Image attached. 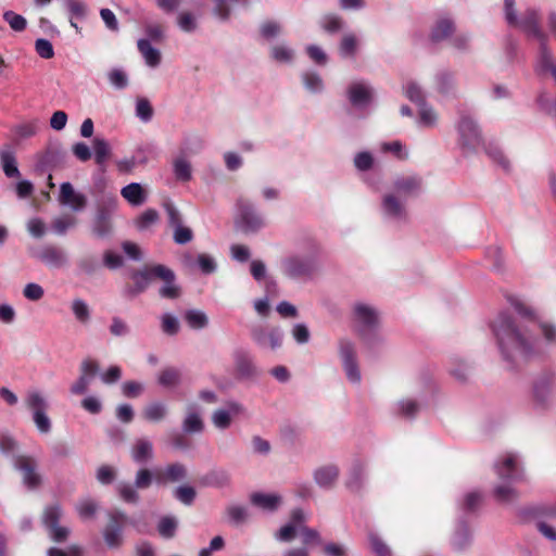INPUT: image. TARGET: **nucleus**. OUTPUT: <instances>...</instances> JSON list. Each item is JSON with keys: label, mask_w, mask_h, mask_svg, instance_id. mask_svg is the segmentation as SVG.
<instances>
[{"label": "nucleus", "mask_w": 556, "mask_h": 556, "mask_svg": "<svg viewBox=\"0 0 556 556\" xmlns=\"http://www.w3.org/2000/svg\"><path fill=\"white\" fill-rule=\"evenodd\" d=\"M509 302L526 321H518L507 312H501L491 324L503 361L508 369L522 367L527 362L545 353L542 341L534 333L538 328L547 344H556V326L536 321L531 307L526 306L519 299L510 298Z\"/></svg>", "instance_id": "obj_1"}, {"label": "nucleus", "mask_w": 556, "mask_h": 556, "mask_svg": "<svg viewBox=\"0 0 556 556\" xmlns=\"http://www.w3.org/2000/svg\"><path fill=\"white\" fill-rule=\"evenodd\" d=\"M319 263L320 248L315 241H309L304 251L288 254L281 260L280 271L291 280L306 281L316 274Z\"/></svg>", "instance_id": "obj_2"}, {"label": "nucleus", "mask_w": 556, "mask_h": 556, "mask_svg": "<svg viewBox=\"0 0 556 556\" xmlns=\"http://www.w3.org/2000/svg\"><path fill=\"white\" fill-rule=\"evenodd\" d=\"M494 470L498 479L502 480V483L493 489L494 500L504 505L514 504L519 498V493L513 484L522 479L517 456L514 454L504 455L494 464Z\"/></svg>", "instance_id": "obj_3"}, {"label": "nucleus", "mask_w": 556, "mask_h": 556, "mask_svg": "<svg viewBox=\"0 0 556 556\" xmlns=\"http://www.w3.org/2000/svg\"><path fill=\"white\" fill-rule=\"evenodd\" d=\"M236 208L235 225L242 233L255 235L266 226L264 216L250 201L239 198L236 202Z\"/></svg>", "instance_id": "obj_4"}, {"label": "nucleus", "mask_w": 556, "mask_h": 556, "mask_svg": "<svg viewBox=\"0 0 556 556\" xmlns=\"http://www.w3.org/2000/svg\"><path fill=\"white\" fill-rule=\"evenodd\" d=\"M532 401L536 407L547 408L556 395V372L543 370L532 381Z\"/></svg>", "instance_id": "obj_5"}, {"label": "nucleus", "mask_w": 556, "mask_h": 556, "mask_svg": "<svg viewBox=\"0 0 556 556\" xmlns=\"http://www.w3.org/2000/svg\"><path fill=\"white\" fill-rule=\"evenodd\" d=\"M63 516V509L59 504L49 505L43 509L41 521L50 538L54 543H64L67 541L71 529L60 525Z\"/></svg>", "instance_id": "obj_6"}, {"label": "nucleus", "mask_w": 556, "mask_h": 556, "mask_svg": "<svg viewBox=\"0 0 556 556\" xmlns=\"http://www.w3.org/2000/svg\"><path fill=\"white\" fill-rule=\"evenodd\" d=\"M25 404L33 414V421L37 430L42 434L49 433L52 429V422L47 415L49 404L46 397L38 391H30L26 395Z\"/></svg>", "instance_id": "obj_7"}, {"label": "nucleus", "mask_w": 556, "mask_h": 556, "mask_svg": "<svg viewBox=\"0 0 556 556\" xmlns=\"http://www.w3.org/2000/svg\"><path fill=\"white\" fill-rule=\"evenodd\" d=\"M109 522L103 530V539L110 548H118L123 543V528L126 523L135 525L127 515L118 509L108 513Z\"/></svg>", "instance_id": "obj_8"}, {"label": "nucleus", "mask_w": 556, "mask_h": 556, "mask_svg": "<svg viewBox=\"0 0 556 556\" xmlns=\"http://www.w3.org/2000/svg\"><path fill=\"white\" fill-rule=\"evenodd\" d=\"M339 355L342 362L345 376L351 383L358 384L362 380L355 344L349 339L339 340Z\"/></svg>", "instance_id": "obj_9"}, {"label": "nucleus", "mask_w": 556, "mask_h": 556, "mask_svg": "<svg viewBox=\"0 0 556 556\" xmlns=\"http://www.w3.org/2000/svg\"><path fill=\"white\" fill-rule=\"evenodd\" d=\"M13 467L21 472L22 482L28 490H36L40 486L42 479L37 471L38 463L33 456H14Z\"/></svg>", "instance_id": "obj_10"}, {"label": "nucleus", "mask_w": 556, "mask_h": 556, "mask_svg": "<svg viewBox=\"0 0 556 556\" xmlns=\"http://www.w3.org/2000/svg\"><path fill=\"white\" fill-rule=\"evenodd\" d=\"M252 341L261 349L277 350L283 342V331L280 327H264L255 325L250 330Z\"/></svg>", "instance_id": "obj_11"}, {"label": "nucleus", "mask_w": 556, "mask_h": 556, "mask_svg": "<svg viewBox=\"0 0 556 556\" xmlns=\"http://www.w3.org/2000/svg\"><path fill=\"white\" fill-rule=\"evenodd\" d=\"M459 141L464 149L475 150L481 143V132L476 121L469 115H462L457 124Z\"/></svg>", "instance_id": "obj_12"}, {"label": "nucleus", "mask_w": 556, "mask_h": 556, "mask_svg": "<svg viewBox=\"0 0 556 556\" xmlns=\"http://www.w3.org/2000/svg\"><path fill=\"white\" fill-rule=\"evenodd\" d=\"M155 278L163 281V286L159 290V294L163 299L175 300L181 294V289L176 282L175 273L165 265L157 264L153 266Z\"/></svg>", "instance_id": "obj_13"}, {"label": "nucleus", "mask_w": 556, "mask_h": 556, "mask_svg": "<svg viewBox=\"0 0 556 556\" xmlns=\"http://www.w3.org/2000/svg\"><path fill=\"white\" fill-rule=\"evenodd\" d=\"M232 361L238 378L248 380L258 376L257 366L254 363L252 354L248 350L243 348L235 349L232 352Z\"/></svg>", "instance_id": "obj_14"}, {"label": "nucleus", "mask_w": 556, "mask_h": 556, "mask_svg": "<svg viewBox=\"0 0 556 556\" xmlns=\"http://www.w3.org/2000/svg\"><path fill=\"white\" fill-rule=\"evenodd\" d=\"M113 213L111 205H99L92 220V233L100 239L108 238L113 233Z\"/></svg>", "instance_id": "obj_15"}, {"label": "nucleus", "mask_w": 556, "mask_h": 556, "mask_svg": "<svg viewBox=\"0 0 556 556\" xmlns=\"http://www.w3.org/2000/svg\"><path fill=\"white\" fill-rule=\"evenodd\" d=\"M353 313L361 337H365L366 332L372 330L378 324V312L370 305L356 303Z\"/></svg>", "instance_id": "obj_16"}, {"label": "nucleus", "mask_w": 556, "mask_h": 556, "mask_svg": "<svg viewBox=\"0 0 556 556\" xmlns=\"http://www.w3.org/2000/svg\"><path fill=\"white\" fill-rule=\"evenodd\" d=\"M372 88L364 81H354L346 90V97L350 103L358 110L367 108L372 101Z\"/></svg>", "instance_id": "obj_17"}, {"label": "nucleus", "mask_w": 556, "mask_h": 556, "mask_svg": "<svg viewBox=\"0 0 556 556\" xmlns=\"http://www.w3.org/2000/svg\"><path fill=\"white\" fill-rule=\"evenodd\" d=\"M31 255L49 267L61 268L68 264L66 252L54 245H46Z\"/></svg>", "instance_id": "obj_18"}, {"label": "nucleus", "mask_w": 556, "mask_h": 556, "mask_svg": "<svg viewBox=\"0 0 556 556\" xmlns=\"http://www.w3.org/2000/svg\"><path fill=\"white\" fill-rule=\"evenodd\" d=\"M61 205L70 206L74 212H80L87 206V197L76 192L71 182H62L58 198Z\"/></svg>", "instance_id": "obj_19"}, {"label": "nucleus", "mask_w": 556, "mask_h": 556, "mask_svg": "<svg viewBox=\"0 0 556 556\" xmlns=\"http://www.w3.org/2000/svg\"><path fill=\"white\" fill-rule=\"evenodd\" d=\"M367 480V466L361 459H355L349 470L345 486L352 493H361Z\"/></svg>", "instance_id": "obj_20"}, {"label": "nucleus", "mask_w": 556, "mask_h": 556, "mask_svg": "<svg viewBox=\"0 0 556 556\" xmlns=\"http://www.w3.org/2000/svg\"><path fill=\"white\" fill-rule=\"evenodd\" d=\"M340 476V469L336 464H327L316 468L313 472L315 483L324 490L332 489Z\"/></svg>", "instance_id": "obj_21"}, {"label": "nucleus", "mask_w": 556, "mask_h": 556, "mask_svg": "<svg viewBox=\"0 0 556 556\" xmlns=\"http://www.w3.org/2000/svg\"><path fill=\"white\" fill-rule=\"evenodd\" d=\"M514 26L521 28L529 37L535 38L536 40L546 38V35L539 26V13L534 9L526 10L521 18H518V24Z\"/></svg>", "instance_id": "obj_22"}, {"label": "nucleus", "mask_w": 556, "mask_h": 556, "mask_svg": "<svg viewBox=\"0 0 556 556\" xmlns=\"http://www.w3.org/2000/svg\"><path fill=\"white\" fill-rule=\"evenodd\" d=\"M227 408L216 409L212 414L213 425L220 430L228 429L231 425V416L243 413V406L236 401L227 402Z\"/></svg>", "instance_id": "obj_23"}, {"label": "nucleus", "mask_w": 556, "mask_h": 556, "mask_svg": "<svg viewBox=\"0 0 556 556\" xmlns=\"http://www.w3.org/2000/svg\"><path fill=\"white\" fill-rule=\"evenodd\" d=\"M382 214L390 219L402 220L406 217L403 201L394 193H386L381 202Z\"/></svg>", "instance_id": "obj_24"}, {"label": "nucleus", "mask_w": 556, "mask_h": 556, "mask_svg": "<svg viewBox=\"0 0 556 556\" xmlns=\"http://www.w3.org/2000/svg\"><path fill=\"white\" fill-rule=\"evenodd\" d=\"M253 506L266 513H275L282 503V497L276 493L254 492L250 495Z\"/></svg>", "instance_id": "obj_25"}, {"label": "nucleus", "mask_w": 556, "mask_h": 556, "mask_svg": "<svg viewBox=\"0 0 556 556\" xmlns=\"http://www.w3.org/2000/svg\"><path fill=\"white\" fill-rule=\"evenodd\" d=\"M181 429L187 434H197L203 432L204 421L194 404L187 406V414L182 420Z\"/></svg>", "instance_id": "obj_26"}, {"label": "nucleus", "mask_w": 556, "mask_h": 556, "mask_svg": "<svg viewBox=\"0 0 556 556\" xmlns=\"http://www.w3.org/2000/svg\"><path fill=\"white\" fill-rule=\"evenodd\" d=\"M421 187V179L417 176L399 177L393 182V189L397 197L416 194Z\"/></svg>", "instance_id": "obj_27"}, {"label": "nucleus", "mask_w": 556, "mask_h": 556, "mask_svg": "<svg viewBox=\"0 0 556 556\" xmlns=\"http://www.w3.org/2000/svg\"><path fill=\"white\" fill-rule=\"evenodd\" d=\"M0 165L8 178H17L21 176L15 152L11 146H4L0 149Z\"/></svg>", "instance_id": "obj_28"}, {"label": "nucleus", "mask_w": 556, "mask_h": 556, "mask_svg": "<svg viewBox=\"0 0 556 556\" xmlns=\"http://www.w3.org/2000/svg\"><path fill=\"white\" fill-rule=\"evenodd\" d=\"M131 458L137 464H146L153 458V444L147 438L137 439L130 450Z\"/></svg>", "instance_id": "obj_29"}, {"label": "nucleus", "mask_w": 556, "mask_h": 556, "mask_svg": "<svg viewBox=\"0 0 556 556\" xmlns=\"http://www.w3.org/2000/svg\"><path fill=\"white\" fill-rule=\"evenodd\" d=\"M187 477V467L184 464L177 462L168 464L157 476L156 481L159 483L178 482L185 480Z\"/></svg>", "instance_id": "obj_30"}, {"label": "nucleus", "mask_w": 556, "mask_h": 556, "mask_svg": "<svg viewBox=\"0 0 556 556\" xmlns=\"http://www.w3.org/2000/svg\"><path fill=\"white\" fill-rule=\"evenodd\" d=\"M540 42L539 55L535 64L538 74L548 73L556 64L553 60V54L547 47V38L538 40Z\"/></svg>", "instance_id": "obj_31"}, {"label": "nucleus", "mask_w": 556, "mask_h": 556, "mask_svg": "<svg viewBox=\"0 0 556 556\" xmlns=\"http://www.w3.org/2000/svg\"><path fill=\"white\" fill-rule=\"evenodd\" d=\"M455 30L452 20L444 17L437 21L430 33V40L433 43L447 39Z\"/></svg>", "instance_id": "obj_32"}, {"label": "nucleus", "mask_w": 556, "mask_h": 556, "mask_svg": "<svg viewBox=\"0 0 556 556\" xmlns=\"http://www.w3.org/2000/svg\"><path fill=\"white\" fill-rule=\"evenodd\" d=\"M137 47L148 66L157 67L160 65L161 52L151 45L149 39H139L137 41Z\"/></svg>", "instance_id": "obj_33"}, {"label": "nucleus", "mask_w": 556, "mask_h": 556, "mask_svg": "<svg viewBox=\"0 0 556 556\" xmlns=\"http://www.w3.org/2000/svg\"><path fill=\"white\" fill-rule=\"evenodd\" d=\"M168 415V407L164 402L156 401L148 404L142 410V417L149 422H160Z\"/></svg>", "instance_id": "obj_34"}, {"label": "nucleus", "mask_w": 556, "mask_h": 556, "mask_svg": "<svg viewBox=\"0 0 556 556\" xmlns=\"http://www.w3.org/2000/svg\"><path fill=\"white\" fill-rule=\"evenodd\" d=\"M122 197L127 200L131 205L138 206L146 202V193L138 182H131L121 190Z\"/></svg>", "instance_id": "obj_35"}, {"label": "nucleus", "mask_w": 556, "mask_h": 556, "mask_svg": "<svg viewBox=\"0 0 556 556\" xmlns=\"http://www.w3.org/2000/svg\"><path fill=\"white\" fill-rule=\"evenodd\" d=\"M318 24L328 35H336L345 27L344 20L338 14H325L320 17Z\"/></svg>", "instance_id": "obj_36"}, {"label": "nucleus", "mask_w": 556, "mask_h": 556, "mask_svg": "<svg viewBox=\"0 0 556 556\" xmlns=\"http://www.w3.org/2000/svg\"><path fill=\"white\" fill-rule=\"evenodd\" d=\"M71 311L75 319L86 326L91 320V309L88 303L81 298H75L71 302Z\"/></svg>", "instance_id": "obj_37"}, {"label": "nucleus", "mask_w": 556, "mask_h": 556, "mask_svg": "<svg viewBox=\"0 0 556 556\" xmlns=\"http://www.w3.org/2000/svg\"><path fill=\"white\" fill-rule=\"evenodd\" d=\"M471 542V534L467 523L460 520L452 539V546L455 551H464Z\"/></svg>", "instance_id": "obj_38"}, {"label": "nucleus", "mask_w": 556, "mask_h": 556, "mask_svg": "<svg viewBox=\"0 0 556 556\" xmlns=\"http://www.w3.org/2000/svg\"><path fill=\"white\" fill-rule=\"evenodd\" d=\"M92 147L94 151V161L97 165L101 167L104 166L112 154V148L109 141L104 138L96 137L92 140Z\"/></svg>", "instance_id": "obj_39"}, {"label": "nucleus", "mask_w": 556, "mask_h": 556, "mask_svg": "<svg viewBox=\"0 0 556 556\" xmlns=\"http://www.w3.org/2000/svg\"><path fill=\"white\" fill-rule=\"evenodd\" d=\"M202 483L207 486L224 488L229 485L230 475L225 469H214L202 478Z\"/></svg>", "instance_id": "obj_40"}, {"label": "nucleus", "mask_w": 556, "mask_h": 556, "mask_svg": "<svg viewBox=\"0 0 556 556\" xmlns=\"http://www.w3.org/2000/svg\"><path fill=\"white\" fill-rule=\"evenodd\" d=\"M358 39L355 34L346 33L339 45V53L344 59H353L357 52Z\"/></svg>", "instance_id": "obj_41"}, {"label": "nucleus", "mask_w": 556, "mask_h": 556, "mask_svg": "<svg viewBox=\"0 0 556 556\" xmlns=\"http://www.w3.org/2000/svg\"><path fill=\"white\" fill-rule=\"evenodd\" d=\"M157 148L152 142L138 144L132 153V156L140 165L147 164L151 159L156 157Z\"/></svg>", "instance_id": "obj_42"}, {"label": "nucleus", "mask_w": 556, "mask_h": 556, "mask_svg": "<svg viewBox=\"0 0 556 556\" xmlns=\"http://www.w3.org/2000/svg\"><path fill=\"white\" fill-rule=\"evenodd\" d=\"M484 150H485V153L488 154V156L494 163H496L504 172H506V173L510 172V169H511L510 162L497 144L489 143Z\"/></svg>", "instance_id": "obj_43"}, {"label": "nucleus", "mask_w": 556, "mask_h": 556, "mask_svg": "<svg viewBox=\"0 0 556 556\" xmlns=\"http://www.w3.org/2000/svg\"><path fill=\"white\" fill-rule=\"evenodd\" d=\"M184 317L191 329L200 330L204 329L208 325L206 314L200 309H188Z\"/></svg>", "instance_id": "obj_44"}, {"label": "nucleus", "mask_w": 556, "mask_h": 556, "mask_svg": "<svg viewBox=\"0 0 556 556\" xmlns=\"http://www.w3.org/2000/svg\"><path fill=\"white\" fill-rule=\"evenodd\" d=\"M153 278H155L153 274V266L141 270H136L131 274V279L134 280L136 290L140 291L141 293L147 290Z\"/></svg>", "instance_id": "obj_45"}, {"label": "nucleus", "mask_w": 556, "mask_h": 556, "mask_svg": "<svg viewBox=\"0 0 556 556\" xmlns=\"http://www.w3.org/2000/svg\"><path fill=\"white\" fill-rule=\"evenodd\" d=\"M302 81L304 87L313 93L321 92L324 89V81L320 75L314 71H306L302 74Z\"/></svg>", "instance_id": "obj_46"}, {"label": "nucleus", "mask_w": 556, "mask_h": 556, "mask_svg": "<svg viewBox=\"0 0 556 556\" xmlns=\"http://www.w3.org/2000/svg\"><path fill=\"white\" fill-rule=\"evenodd\" d=\"M157 382L164 388H174L180 383V371L174 367L165 368L160 372Z\"/></svg>", "instance_id": "obj_47"}, {"label": "nucleus", "mask_w": 556, "mask_h": 556, "mask_svg": "<svg viewBox=\"0 0 556 556\" xmlns=\"http://www.w3.org/2000/svg\"><path fill=\"white\" fill-rule=\"evenodd\" d=\"M226 514L229 521L235 526L244 523L249 518L248 508L237 504L229 505L226 508Z\"/></svg>", "instance_id": "obj_48"}, {"label": "nucleus", "mask_w": 556, "mask_h": 556, "mask_svg": "<svg viewBox=\"0 0 556 556\" xmlns=\"http://www.w3.org/2000/svg\"><path fill=\"white\" fill-rule=\"evenodd\" d=\"M17 451L18 442L11 434L0 433V452L4 456L12 457V462L14 463V456H20Z\"/></svg>", "instance_id": "obj_49"}, {"label": "nucleus", "mask_w": 556, "mask_h": 556, "mask_svg": "<svg viewBox=\"0 0 556 556\" xmlns=\"http://www.w3.org/2000/svg\"><path fill=\"white\" fill-rule=\"evenodd\" d=\"M403 89L406 98L417 106L427 102L424 90L416 81H408Z\"/></svg>", "instance_id": "obj_50"}, {"label": "nucleus", "mask_w": 556, "mask_h": 556, "mask_svg": "<svg viewBox=\"0 0 556 556\" xmlns=\"http://www.w3.org/2000/svg\"><path fill=\"white\" fill-rule=\"evenodd\" d=\"M178 521L173 516L162 517L157 525V531L164 539H172L176 534Z\"/></svg>", "instance_id": "obj_51"}, {"label": "nucleus", "mask_w": 556, "mask_h": 556, "mask_svg": "<svg viewBox=\"0 0 556 556\" xmlns=\"http://www.w3.org/2000/svg\"><path fill=\"white\" fill-rule=\"evenodd\" d=\"M173 495L181 504L190 506L197 497V491L191 485H179L174 490Z\"/></svg>", "instance_id": "obj_52"}, {"label": "nucleus", "mask_w": 556, "mask_h": 556, "mask_svg": "<svg viewBox=\"0 0 556 556\" xmlns=\"http://www.w3.org/2000/svg\"><path fill=\"white\" fill-rule=\"evenodd\" d=\"M174 175L177 180L179 181H189L192 177V170L190 163L184 159L178 157L174 162Z\"/></svg>", "instance_id": "obj_53"}, {"label": "nucleus", "mask_w": 556, "mask_h": 556, "mask_svg": "<svg viewBox=\"0 0 556 556\" xmlns=\"http://www.w3.org/2000/svg\"><path fill=\"white\" fill-rule=\"evenodd\" d=\"M420 405L412 399L401 400L397 402V414L402 417L413 419L419 412Z\"/></svg>", "instance_id": "obj_54"}, {"label": "nucleus", "mask_w": 556, "mask_h": 556, "mask_svg": "<svg viewBox=\"0 0 556 556\" xmlns=\"http://www.w3.org/2000/svg\"><path fill=\"white\" fill-rule=\"evenodd\" d=\"M270 56L279 63L289 64L294 59V51L285 45H276L270 49Z\"/></svg>", "instance_id": "obj_55"}, {"label": "nucleus", "mask_w": 556, "mask_h": 556, "mask_svg": "<svg viewBox=\"0 0 556 556\" xmlns=\"http://www.w3.org/2000/svg\"><path fill=\"white\" fill-rule=\"evenodd\" d=\"M3 20L9 24L12 30L17 33L24 31L27 27L26 18L11 10L3 13Z\"/></svg>", "instance_id": "obj_56"}, {"label": "nucleus", "mask_w": 556, "mask_h": 556, "mask_svg": "<svg viewBox=\"0 0 556 556\" xmlns=\"http://www.w3.org/2000/svg\"><path fill=\"white\" fill-rule=\"evenodd\" d=\"M435 83L438 91L447 94L454 88V76L450 72L442 71L435 75Z\"/></svg>", "instance_id": "obj_57"}, {"label": "nucleus", "mask_w": 556, "mask_h": 556, "mask_svg": "<svg viewBox=\"0 0 556 556\" xmlns=\"http://www.w3.org/2000/svg\"><path fill=\"white\" fill-rule=\"evenodd\" d=\"M108 79L111 86L115 89L122 90L128 86V76L122 68L115 67L108 73Z\"/></svg>", "instance_id": "obj_58"}, {"label": "nucleus", "mask_w": 556, "mask_h": 556, "mask_svg": "<svg viewBox=\"0 0 556 556\" xmlns=\"http://www.w3.org/2000/svg\"><path fill=\"white\" fill-rule=\"evenodd\" d=\"M177 25L185 33H193L198 29V21L190 12H181L177 16Z\"/></svg>", "instance_id": "obj_59"}, {"label": "nucleus", "mask_w": 556, "mask_h": 556, "mask_svg": "<svg viewBox=\"0 0 556 556\" xmlns=\"http://www.w3.org/2000/svg\"><path fill=\"white\" fill-rule=\"evenodd\" d=\"M482 502V493L479 491L468 492L460 504V507L466 513H473Z\"/></svg>", "instance_id": "obj_60"}, {"label": "nucleus", "mask_w": 556, "mask_h": 556, "mask_svg": "<svg viewBox=\"0 0 556 556\" xmlns=\"http://www.w3.org/2000/svg\"><path fill=\"white\" fill-rule=\"evenodd\" d=\"M98 508V503L90 498L83 500L76 505V511L81 519L92 518L96 515Z\"/></svg>", "instance_id": "obj_61"}, {"label": "nucleus", "mask_w": 556, "mask_h": 556, "mask_svg": "<svg viewBox=\"0 0 556 556\" xmlns=\"http://www.w3.org/2000/svg\"><path fill=\"white\" fill-rule=\"evenodd\" d=\"M75 225L76 218L71 215H65L55 218L52 222L51 228L56 235L63 236L70 228L74 227Z\"/></svg>", "instance_id": "obj_62"}, {"label": "nucleus", "mask_w": 556, "mask_h": 556, "mask_svg": "<svg viewBox=\"0 0 556 556\" xmlns=\"http://www.w3.org/2000/svg\"><path fill=\"white\" fill-rule=\"evenodd\" d=\"M63 4L72 18H85L87 5L80 0H63Z\"/></svg>", "instance_id": "obj_63"}, {"label": "nucleus", "mask_w": 556, "mask_h": 556, "mask_svg": "<svg viewBox=\"0 0 556 556\" xmlns=\"http://www.w3.org/2000/svg\"><path fill=\"white\" fill-rule=\"evenodd\" d=\"M136 116L143 123H148L153 117V109L146 98H140L136 102Z\"/></svg>", "instance_id": "obj_64"}]
</instances>
